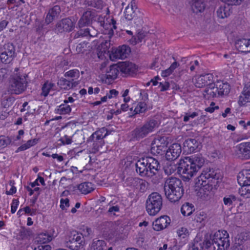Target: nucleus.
Masks as SVG:
<instances>
[{
    "instance_id": "obj_1",
    "label": "nucleus",
    "mask_w": 250,
    "mask_h": 250,
    "mask_svg": "<svg viewBox=\"0 0 250 250\" xmlns=\"http://www.w3.org/2000/svg\"><path fill=\"white\" fill-rule=\"evenodd\" d=\"M136 170L141 176L149 177L153 184H158L159 179L157 174L160 167L157 160L151 157L142 158L136 163Z\"/></svg>"
},
{
    "instance_id": "obj_2",
    "label": "nucleus",
    "mask_w": 250,
    "mask_h": 250,
    "mask_svg": "<svg viewBox=\"0 0 250 250\" xmlns=\"http://www.w3.org/2000/svg\"><path fill=\"white\" fill-rule=\"evenodd\" d=\"M204 163L205 160L200 154L186 157L180 160L178 171L184 175V177L190 179L200 169Z\"/></svg>"
},
{
    "instance_id": "obj_3",
    "label": "nucleus",
    "mask_w": 250,
    "mask_h": 250,
    "mask_svg": "<svg viewBox=\"0 0 250 250\" xmlns=\"http://www.w3.org/2000/svg\"><path fill=\"white\" fill-rule=\"evenodd\" d=\"M204 245L207 249L212 246L214 250H227L230 245L229 235L225 230H218L213 235L206 234Z\"/></svg>"
},
{
    "instance_id": "obj_4",
    "label": "nucleus",
    "mask_w": 250,
    "mask_h": 250,
    "mask_svg": "<svg viewBox=\"0 0 250 250\" xmlns=\"http://www.w3.org/2000/svg\"><path fill=\"white\" fill-rule=\"evenodd\" d=\"M164 188L166 196L171 202L179 201L184 194L182 181L176 177L167 178Z\"/></svg>"
},
{
    "instance_id": "obj_5",
    "label": "nucleus",
    "mask_w": 250,
    "mask_h": 250,
    "mask_svg": "<svg viewBox=\"0 0 250 250\" xmlns=\"http://www.w3.org/2000/svg\"><path fill=\"white\" fill-rule=\"evenodd\" d=\"M19 68H16L12 78L9 82L8 91L12 94H20L23 92L26 88L27 75L25 73L19 72Z\"/></svg>"
},
{
    "instance_id": "obj_6",
    "label": "nucleus",
    "mask_w": 250,
    "mask_h": 250,
    "mask_svg": "<svg viewBox=\"0 0 250 250\" xmlns=\"http://www.w3.org/2000/svg\"><path fill=\"white\" fill-rule=\"evenodd\" d=\"M163 205V198L161 195L154 192L149 194L146 203V210L149 215L154 216L161 210Z\"/></svg>"
},
{
    "instance_id": "obj_7",
    "label": "nucleus",
    "mask_w": 250,
    "mask_h": 250,
    "mask_svg": "<svg viewBox=\"0 0 250 250\" xmlns=\"http://www.w3.org/2000/svg\"><path fill=\"white\" fill-rule=\"evenodd\" d=\"M158 127V123L155 120H150L146 122L143 125L136 127L132 131V138L136 140L142 139L149 133L153 132Z\"/></svg>"
},
{
    "instance_id": "obj_8",
    "label": "nucleus",
    "mask_w": 250,
    "mask_h": 250,
    "mask_svg": "<svg viewBox=\"0 0 250 250\" xmlns=\"http://www.w3.org/2000/svg\"><path fill=\"white\" fill-rule=\"evenodd\" d=\"M108 131L105 127H102L94 132L88 139L87 142H93L94 151H100V149L104 144V139L108 135Z\"/></svg>"
},
{
    "instance_id": "obj_9",
    "label": "nucleus",
    "mask_w": 250,
    "mask_h": 250,
    "mask_svg": "<svg viewBox=\"0 0 250 250\" xmlns=\"http://www.w3.org/2000/svg\"><path fill=\"white\" fill-rule=\"evenodd\" d=\"M0 60L5 64L10 63L16 56L15 46L9 42L0 47Z\"/></svg>"
},
{
    "instance_id": "obj_10",
    "label": "nucleus",
    "mask_w": 250,
    "mask_h": 250,
    "mask_svg": "<svg viewBox=\"0 0 250 250\" xmlns=\"http://www.w3.org/2000/svg\"><path fill=\"white\" fill-rule=\"evenodd\" d=\"M98 21L104 28V34L107 35L109 39H111L114 34L113 30L116 29V21L113 19L102 15L99 16Z\"/></svg>"
},
{
    "instance_id": "obj_11",
    "label": "nucleus",
    "mask_w": 250,
    "mask_h": 250,
    "mask_svg": "<svg viewBox=\"0 0 250 250\" xmlns=\"http://www.w3.org/2000/svg\"><path fill=\"white\" fill-rule=\"evenodd\" d=\"M167 142L164 137H158L151 144V152L154 154H163L166 151Z\"/></svg>"
},
{
    "instance_id": "obj_12",
    "label": "nucleus",
    "mask_w": 250,
    "mask_h": 250,
    "mask_svg": "<svg viewBox=\"0 0 250 250\" xmlns=\"http://www.w3.org/2000/svg\"><path fill=\"white\" fill-rule=\"evenodd\" d=\"M235 154L241 160H250V142H243L237 145L235 147Z\"/></svg>"
},
{
    "instance_id": "obj_13",
    "label": "nucleus",
    "mask_w": 250,
    "mask_h": 250,
    "mask_svg": "<svg viewBox=\"0 0 250 250\" xmlns=\"http://www.w3.org/2000/svg\"><path fill=\"white\" fill-rule=\"evenodd\" d=\"M76 21L75 19L72 20L70 18L62 20L56 24L55 28V32L59 33L71 31L75 27Z\"/></svg>"
},
{
    "instance_id": "obj_14",
    "label": "nucleus",
    "mask_w": 250,
    "mask_h": 250,
    "mask_svg": "<svg viewBox=\"0 0 250 250\" xmlns=\"http://www.w3.org/2000/svg\"><path fill=\"white\" fill-rule=\"evenodd\" d=\"M215 176L216 173L212 169L207 168L206 169H204L198 177L197 184L203 185L204 183H208V182L212 184H214L213 181H215L216 180Z\"/></svg>"
},
{
    "instance_id": "obj_15",
    "label": "nucleus",
    "mask_w": 250,
    "mask_h": 250,
    "mask_svg": "<svg viewBox=\"0 0 250 250\" xmlns=\"http://www.w3.org/2000/svg\"><path fill=\"white\" fill-rule=\"evenodd\" d=\"M130 52V48L125 45H123L113 50L110 57L112 60L124 59L127 58Z\"/></svg>"
},
{
    "instance_id": "obj_16",
    "label": "nucleus",
    "mask_w": 250,
    "mask_h": 250,
    "mask_svg": "<svg viewBox=\"0 0 250 250\" xmlns=\"http://www.w3.org/2000/svg\"><path fill=\"white\" fill-rule=\"evenodd\" d=\"M214 76L210 73L201 75L193 81L195 86L197 87L201 88L207 85L208 86L213 82Z\"/></svg>"
},
{
    "instance_id": "obj_17",
    "label": "nucleus",
    "mask_w": 250,
    "mask_h": 250,
    "mask_svg": "<svg viewBox=\"0 0 250 250\" xmlns=\"http://www.w3.org/2000/svg\"><path fill=\"white\" fill-rule=\"evenodd\" d=\"M181 151V146L179 144H173L166 151V158L168 161H173L179 157Z\"/></svg>"
},
{
    "instance_id": "obj_18",
    "label": "nucleus",
    "mask_w": 250,
    "mask_h": 250,
    "mask_svg": "<svg viewBox=\"0 0 250 250\" xmlns=\"http://www.w3.org/2000/svg\"><path fill=\"white\" fill-rule=\"evenodd\" d=\"M197 185L198 187H200L198 196L204 200L210 199L212 195V189L214 186L213 184L208 182V183H204L203 185Z\"/></svg>"
},
{
    "instance_id": "obj_19",
    "label": "nucleus",
    "mask_w": 250,
    "mask_h": 250,
    "mask_svg": "<svg viewBox=\"0 0 250 250\" xmlns=\"http://www.w3.org/2000/svg\"><path fill=\"white\" fill-rule=\"evenodd\" d=\"M184 148L188 152L192 153L199 151L201 148V144L195 139L189 138L184 142Z\"/></svg>"
},
{
    "instance_id": "obj_20",
    "label": "nucleus",
    "mask_w": 250,
    "mask_h": 250,
    "mask_svg": "<svg viewBox=\"0 0 250 250\" xmlns=\"http://www.w3.org/2000/svg\"><path fill=\"white\" fill-rule=\"evenodd\" d=\"M81 237L78 233L69 236L68 240L66 242V247L72 250H78L81 243Z\"/></svg>"
},
{
    "instance_id": "obj_21",
    "label": "nucleus",
    "mask_w": 250,
    "mask_h": 250,
    "mask_svg": "<svg viewBox=\"0 0 250 250\" xmlns=\"http://www.w3.org/2000/svg\"><path fill=\"white\" fill-rule=\"evenodd\" d=\"M119 66L115 64L111 65L105 75L104 81L106 83H110L113 80L117 78L119 72Z\"/></svg>"
},
{
    "instance_id": "obj_22",
    "label": "nucleus",
    "mask_w": 250,
    "mask_h": 250,
    "mask_svg": "<svg viewBox=\"0 0 250 250\" xmlns=\"http://www.w3.org/2000/svg\"><path fill=\"white\" fill-rule=\"evenodd\" d=\"M57 83L61 89L69 90L76 87L80 83V81L68 80L65 78H62L58 81Z\"/></svg>"
},
{
    "instance_id": "obj_23",
    "label": "nucleus",
    "mask_w": 250,
    "mask_h": 250,
    "mask_svg": "<svg viewBox=\"0 0 250 250\" xmlns=\"http://www.w3.org/2000/svg\"><path fill=\"white\" fill-rule=\"evenodd\" d=\"M170 219L167 216H162L157 219L153 223L154 229L156 230L163 229L167 227Z\"/></svg>"
},
{
    "instance_id": "obj_24",
    "label": "nucleus",
    "mask_w": 250,
    "mask_h": 250,
    "mask_svg": "<svg viewBox=\"0 0 250 250\" xmlns=\"http://www.w3.org/2000/svg\"><path fill=\"white\" fill-rule=\"evenodd\" d=\"M238 183L240 185H250V169H243L237 175Z\"/></svg>"
},
{
    "instance_id": "obj_25",
    "label": "nucleus",
    "mask_w": 250,
    "mask_h": 250,
    "mask_svg": "<svg viewBox=\"0 0 250 250\" xmlns=\"http://www.w3.org/2000/svg\"><path fill=\"white\" fill-rule=\"evenodd\" d=\"M94 17V12L89 10L85 11L79 21V27L81 28L90 24Z\"/></svg>"
},
{
    "instance_id": "obj_26",
    "label": "nucleus",
    "mask_w": 250,
    "mask_h": 250,
    "mask_svg": "<svg viewBox=\"0 0 250 250\" xmlns=\"http://www.w3.org/2000/svg\"><path fill=\"white\" fill-rule=\"evenodd\" d=\"M119 68L123 73L130 74L131 73H134L136 71V66L132 62H125L119 64Z\"/></svg>"
},
{
    "instance_id": "obj_27",
    "label": "nucleus",
    "mask_w": 250,
    "mask_h": 250,
    "mask_svg": "<svg viewBox=\"0 0 250 250\" xmlns=\"http://www.w3.org/2000/svg\"><path fill=\"white\" fill-rule=\"evenodd\" d=\"M61 12L60 7L58 5L54 6L50 9L45 18V22L47 24L51 23L55 18L57 17Z\"/></svg>"
},
{
    "instance_id": "obj_28",
    "label": "nucleus",
    "mask_w": 250,
    "mask_h": 250,
    "mask_svg": "<svg viewBox=\"0 0 250 250\" xmlns=\"http://www.w3.org/2000/svg\"><path fill=\"white\" fill-rule=\"evenodd\" d=\"M97 33L95 29L91 27L86 28L84 29H80L74 35V38L77 39L80 37H84L89 36L90 37H95L97 35Z\"/></svg>"
},
{
    "instance_id": "obj_29",
    "label": "nucleus",
    "mask_w": 250,
    "mask_h": 250,
    "mask_svg": "<svg viewBox=\"0 0 250 250\" xmlns=\"http://www.w3.org/2000/svg\"><path fill=\"white\" fill-rule=\"evenodd\" d=\"M235 47L242 52H250L249 39H241L237 40L235 42Z\"/></svg>"
},
{
    "instance_id": "obj_30",
    "label": "nucleus",
    "mask_w": 250,
    "mask_h": 250,
    "mask_svg": "<svg viewBox=\"0 0 250 250\" xmlns=\"http://www.w3.org/2000/svg\"><path fill=\"white\" fill-rule=\"evenodd\" d=\"M191 7L194 13H202L205 9V4L203 0H192Z\"/></svg>"
},
{
    "instance_id": "obj_31",
    "label": "nucleus",
    "mask_w": 250,
    "mask_h": 250,
    "mask_svg": "<svg viewBox=\"0 0 250 250\" xmlns=\"http://www.w3.org/2000/svg\"><path fill=\"white\" fill-rule=\"evenodd\" d=\"M207 217V214L205 211H198L195 213L193 221L201 226H203L206 223Z\"/></svg>"
},
{
    "instance_id": "obj_32",
    "label": "nucleus",
    "mask_w": 250,
    "mask_h": 250,
    "mask_svg": "<svg viewBox=\"0 0 250 250\" xmlns=\"http://www.w3.org/2000/svg\"><path fill=\"white\" fill-rule=\"evenodd\" d=\"M204 95L208 96V98H212L219 96L218 89L215 84L212 83L205 90Z\"/></svg>"
},
{
    "instance_id": "obj_33",
    "label": "nucleus",
    "mask_w": 250,
    "mask_h": 250,
    "mask_svg": "<svg viewBox=\"0 0 250 250\" xmlns=\"http://www.w3.org/2000/svg\"><path fill=\"white\" fill-rule=\"evenodd\" d=\"M215 85L218 89L219 95L222 96L228 94L229 92V85L227 83H224L222 81H217Z\"/></svg>"
},
{
    "instance_id": "obj_34",
    "label": "nucleus",
    "mask_w": 250,
    "mask_h": 250,
    "mask_svg": "<svg viewBox=\"0 0 250 250\" xmlns=\"http://www.w3.org/2000/svg\"><path fill=\"white\" fill-rule=\"evenodd\" d=\"M66 134L63 137H62L59 141L62 142L63 145H69L72 142L71 137L74 135V131L72 128L69 127H65Z\"/></svg>"
},
{
    "instance_id": "obj_35",
    "label": "nucleus",
    "mask_w": 250,
    "mask_h": 250,
    "mask_svg": "<svg viewBox=\"0 0 250 250\" xmlns=\"http://www.w3.org/2000/svg\"><path fill=\"white\" fill-rule=\"evenodd\" d=\"M55 83L48 81H46L42 86L41 95L45 97H46L51 90L55 89Z\"/></svg>"
},
{
    "instance_id": "obj_36",
    "label": "nucleus",
    "mask_w": 250,
    "mask_h": 250,
    "mask_svg": "<svg viewBox=\"0 0 250 250\" xmlns=\"http://www.w3.org/2000/svg\"><path fill=\"white\" fill-rule=\"evenodd\" d=\"M78 189L83 194H86L94 189V185L90 182H84L78 186Z\"/></svg>"
},
{
    "instance_id": "obj_37",
    "label": "nucleus",
    "mask_w": 250,
    "mask_h": 250,
    "mask_svg": "<svg viewBox=\"0 0 250 250\" xmlns=\"http://www.w3.org/2000/svg\"><path fill=\"white\" fill-rule=\"evenodd\" d=\"M194 210V206L189 203H186L183 204L181 208V213L185 216L190 215Z\"/></svg>"
},
{
    "instance_id": "obj_38",
    "label": "nucleus",
    "mask_w": 250,
    "mask_h": 250,
    "mask_svg": "<svg viewBox=\"0 0 250 250\" xmlns=\"http://www.w3.org/2000/svg\"><path fill=\"white\" fill-rule=\"evenodd\" d=\"M135 12L133 3L131 2L130 4H129L125 7L124 11V16L125 19L130 21L135 17Z\"/></svg>"
},
{
    "instance_id": "obj_39",
    "label": "nucleus",
    "mask_w": 250,
    "mask_h": 250,
    "mask_svg": "<svg viewBox=\"0 0 250 250\" xmlns=\"http://www.w3.org/2000/svg\"><path fill=\"white\" fill-rule=\"evenodd\" d=\"M237 202V198L233 194L226 195L223 198L224 204L228 207H232Z\"/></svg>"
},
{
    "instance_id": "obj_40",
    "label": "nucleus",
    "mask_w": 250,
    "mask_h": 250,
    "mask_svg": "<svg viewBox=\"0 0 250 250\" xmlns=\"http://www.w3.org/2000/svg\"><path fill=\"white\" fill-rule=\"evenodd\" d=\"M39 139L35 138L33 139L29 140L27 142L19 147L16 150V152H19L20 151L26 150L31 146H33L36 145L38 142Z\"/></svg>"
},
{
    "instance_id": "obj_41",
    "label": "nucleus",
    "mask_w": 250,
    "mask_h": 250,
    "mask_svg": "<svg viewBox=\"0 0 250 250\" xmlns=\"http://www.w3.org/2000/svg\"><path fill=\"white\" fill-rule=\"evenodd\" d=\"M230 8L229 6H220L217 10V16L219 18L224 19L230 15Z\"/></svg>"
},
{
    "instance_id": "obj_42",
    "label": "nucleus",
    "mask_w": 250,
    "mask_h": 250,
    "mask_svg": "<svg viewBox=\"0 0 250 250\" xmlns=\"http://www.w3.org/2000/svg\"><path fill=\"white\" fill-rule=\"evenodd\" d=\"M15 101L14 98L10 95H3L1 99V105L4 108H7L12 105Z\"/></svg>"
},
{
    "instance_id": "obj_43",
    "label": "nucleus",
    "mask_w": 250,
    "mask_h": 250,
    "mask_svg": "<svg viewBox=\"0 0 250 250\" xmlns=\"http://www.w3.org/2000/svg\"><path fill=\"white\" fill-rule=\"evenodd\" d=\"M134 107V112L135 114H138L145 112L147 109V105L144 102H140L137 104H135L130 109L132 110Z\"/></svg>"
},
{
    "instance_id": "obj_44",
    "label": "nucleus",
    "mask_w": 250,
    "mask_h": 250,
    "mask_svg": "<svg viewBox=\"0 0 250 250\" xmlns=\"http://www.w3.org/2000/svg\"><path fill=\"white\" fill-rule=\"evenodd\" d=\"M105 247L106 243L103 240H94L91 245V248L94 250H104Z\"/></svg>"
},
{
    "instance_id": "obj_45",
    "label": "nucleus",
    "mask_w": 250,
    "mask_h": 250,
    "mask_svg": "<svg viewBox=\"0 0 250 250\" xmlns=\"http://www.w3.org/2000/svg\"><path fill=\"white\" fill-rule=\"evenodd\" d=\"M64 76L65 77L70 78V80L78 81L80 77V71L77 69H72L66 72Z\"/></svg>"
},
{
    "instance_id": "obj_46",
    "label": "nucleus",
    "mask_w": 250,
    "mask_h": 250,
    "mask_svg": "<svg viewBox=\"0 0 250 250\" xmlns=\"http://www.w3.org/2000/svg\"><path fill=\"white\" fill-rule=\"evenodd\" d=\"M71 111L70 105L63 103L58 107L57 113L60 114H69Z\"/></svg>"
},
{
    "instance_id": "obj_47",
    "label": "nucleus",
    "mask_w": 250,
    "mask_h": 250,
    "mask_svg": "<svg viewBox=\"0 0 250 250\" xmlns=\"http://www.w3.org/2000/svg\"><path fill=\"white\" fill-rule=\"evenodd\" d=\"M149 184L145 180L140 179L136 189H138L140 192L144 193L148 189Z\"/></svg>"
},
{
    "instance_id": "obj_48",
    "label": "nucleus",
    "mask_w": 250,
    "mask_h": 250,
    "mask_svg": "<svg viewBox=\"0 0 250 250\" xmlns=\"http://www.w3.org/2000/svg\"><path fill=\"white\" fill-rule=\"evenodd\" d=\"M241 186V188L239 190L240 195L246 198H250V185Z\"/></svg>"
},
{
    "instance_id": "obj_49",
    "label": "nucleus",
    "mask_w": 250,
    "mask_h": 250,
    "mask_svg": "<svg viewBox=\"0 0 250 250\" xmlns=\"http://www.w3.org/2000/svg\"><path fill=\"white\" fill-rule=\"evenodd\" d=\"M179 66V64L177 62H173L170 67L167 69L162 71L161 75L162 77H167L169 76L173 71Z\"/></svg>"
},
{
    "instance_id": "obj_50",
    "label": "nucleus",
    "mask_w": 250,
    "mask_h": 250,
    "mask_svg": "<svg viewBox=\"0 0 250 250\" xmlns=\"http://www.w3.org/2000/svg\"><path fill=\"white\" fill-rule=\"evenodd\" d=\"M139 180L140 178H139L129 177L125 179V184L127 186L133 187L136 188Z\"/></svg>"
},
{
    "instance_id": "obj_51",
    "label": "nucleus",
    "mask_w": 250,
    "mask_h": 250,
    "mask_svg": "<svg viewBox=\"0 0 250 250\" xmlns=\"http://www.w3.org/2000/svg\"><path fill=\"white\" fill-rule=\"evenodd\" d=\"M177 233L179 238L183 239L188 237L189 235L188 230L185 227L179 228L177 230Z\"/></svg>"
},
{
    "instance_id": "obj_52",
    "label": "nucleus",
    "mask_w": 250,
    "mask_h": 250,
    "mask_svg": "<svg viewBox=\"0 0 250 250\" xmlns=\"http://www.w3.org/2000/svg\"><path fill=\"white\" fill-rule=\"evenodd\" d=\"M146 37V33L144 32H138L137 35L131 40L132 43L136 44L141 42Z\"/></svg>"
},
{
    "instance_id": "obj_53",
    "label": "nucleus",
    "mask_w": 250,
    "mask_h": 250,
    "mask_svg": "<svg viewBox=\"0 0 250 250\" xmlns=\"http://www.w3.org/2000/svg\"><path fill=\"white\" fill-rule=\"evenodd\" d=\"M39 241L42 243H46L51 241L52 239V237L46 233H42L39 236Z\"/></svg>"
},
{
    "instance_id": "obj_54",
    "label": "nucleus",
    "mask_w": 250,
    "mask_h": 250,
    "mask_svg": "<svg viewBox=\"0 0 250 250\" xmlns=\"http://www.w3.org/2000/svg\"><path fill=\"white\" fill-rule=\"evenodd\" d=\"M178 168L177 166L173 164L170 163L169 165L165 167V172L167 174L170 175L173 173Z\"/></svg>"
},
{
    "instance_id": "obj_55",
    "label": "nucleus",
    "mask_w": 250,
    "mask_h": 250,
    "mask_svg": "<svg viewBox=\"0 0 250 250\" xmlns=\"http://www.w3.org/2000/svg\"><path fill=\"white\" fill-rule=\"evenodd\" d=\"M250 102V96H247L244 93L239 97V103L241 105H245L247 103Z\"/></svg>"
},
{
    "instance_id": "obj_56",
    "label": "nucleus",
    "mask_w": 250,
    "mask_h": 250,
    "mask_svg": "<svg viewBox=\"0 0 250 250\" xmlns=\"http://www.w3.org/2000/svg\"><path fill=\"white\" fill-rule=\"evenodd\" d=\"M198 113L196 112L186 113L184 117L183 121L185 122H187L190 119H193L198 116Z\"/></svg>"
},
{
    "instance_id": "obj_57",
    "label": "nucleus",
    "mask_w": 250,
    "mask_h": 250,
    "mask_svg": "<svg viewBox=\"0 0 250 250\" xmlns=\"http://www.w3.org/2000/svg\"><path fill=\"white\" fill-rule=\"evenodd\" d=\"M244 0H221L222 2L227 4L228 5H240Z\"/></svg>"
},
{
    "instance_id": "obj_58",
    "label": "nucleus",
    "mask_w": 250,
    "mask_h": 250,
    "mask_svg": "<svg viewBox=\"0 0 250 250\" xmlns=\"http://www.w3.org/2000/svg\"><path fill=\"white\" fill-rule=\"evenodd\" d=\"M87 43L83 42L79 43L76 47V50L78 53H83L87 47Z\"/></svg>"
},
{
    "instance_id": "obj_59",
    "label": "nucleus",
    "mask_w": 250,
    "mask_h": 250,
    "mask_svg": "<svg viewBox=\"0 0 250 250\" xmlns=\"http://www.w3.org/2000/svg\"><path fill=\"white\" fill-rule=\"evenodd\" d=\"M19 202L18 199H14L12 200L11 205V212L13 214L16 212L19 206Z\"/></svg>"
},
{
    "instance_id": "obj_60",
    "label": "nucleus",
    "mask_w": 250,
    "mask_h": 250,
    "mask_svg": "<svg viewBox=\"0 0 250 250\" xmlns=\"http://www.w3.org/2000/svg\"><path fill=\"white\" fill-rule=\"evenodd\" d=\"M8 76L7 71L6 69L1 68L0 69V83L5 80Z\"/></svg>"
},
{
    "instance_id": "obj_61",
    "label": "nucleus",
    "mask_w": 250,
    "mask_h": 250,
    "mask_svg": "<svg viewBox=\"0 0 250 250\" xmlns=\"http://www.w3.org/2000/svg\"><path fill=\"white\" fill-rule=\"evenodd\" d=\"M189 65V69L191 72H193L199 67V62L197 60H195L193 62H191Z\"/></svg>"
},
{
    "instance_id": "obj_62",
    "label": "nucleus",
    "mask_w": 250,
    "mask_h": 250,
    "mask_svg": "<svg viewBox=\"0 0 250 250\" xmlns=\"http://www.w3.org/2000/svg\"><path fill=\"white\" fill-rule=\"evenodd\" d=\"M219 109L218 106H215V103L211 102L209 106L205 109V111L210 113H212L214 111L215 109Z\"/></svg>"
},
{
    "instance_id": "obj_63",
    "label": "nucleus",
    "mask_w": 250,
    "mask_h": 250,
    "mask_svg": "<svg viewBox=\"0 0 250 250\" xmlns=\"http://www.w3.org/2000/svg\"><path fill=\"white\" fill-rule=\"evenodd\" d=\"M118 94L119 92L117 90L115 89H111L106 94L108 96V98L110 99L116 97Z\"/></svg>"
},
{
    "instance_id": "obj_64",
    "label": "nucleus",
    "mask_w": 250,
    "mask_h": 250,
    "mask_svg": "<svg viewBox=\"0 0 250 250\" xmlns=\"http://www.w3.org/2000/svg\"><path fill=\"white\" fill-rule=\"evenodd\" d=\"M242 93L247 96H250V83H248L245 85Z\"/></svg>"
}]
</instances>
